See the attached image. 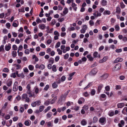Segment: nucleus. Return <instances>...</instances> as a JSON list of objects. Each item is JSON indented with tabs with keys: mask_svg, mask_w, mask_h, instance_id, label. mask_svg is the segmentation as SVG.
<instances>
[{
	"mask_svg": "<svg viewBox=\"0 0 127 127\" xmlns=\"http://www.w3.org/2000/svg\"><path fill=\"white\" fill-rule=\"evenodd\" d=\"M49 88V86L48 85H46L45 87L44 88V90L45 91H47Z\"/></svg>",
	"mask_w": 127,
	"mask_h": 127,
	"instance_id": "nucleus-60",
	"label": "nucleus"
},
{
	"mask_svg": "<svg viewBox=\"0 0 127 127\" xmlns=\"http://www.w3.org/2000/svg\"><path fill=\"white\" fill-rule=\"evenodd\" d=\"M81 123V125L83 126H85L87 124V122L84 119L82 120Z\"/></svg>",
	"mask_w": 127,
	"mask_h": 127,
	"instance_id": "nucleus-20",
	"label": "nucleus"
},
{
	"mask_svg": "<svg viewBox=\"0 0 127 127\" xmlns=\"http://www.w3.org/2000/svg\"><path fill=\"white\" fill-rule=\"evenodd\" d=\"M121 9L119 7H117L116 10V12L118 14H119L120 12Z\"/></svg>",
	"mask_w": 127,
	"mask_h": 127,
	"instance_id": "nucleus-38",
	"label": "nucleus"
},
{
	"mask_svg": "<svg viewBox=\"0 0 127 127\" xmlns=\"http://www.w3.org/2000/svg\"><path fill=\"white\" fill-rule=\"evenodd\" d=\"M122 50L121 49H117L115 51L117 53H120L122 52Z\"/></svg>",
	"mask_w": 127,
	"mask_h": 127,
	"instance_id": "nucleus-58",
	"label": "nucleus"
},
{
	"mask_svg": "<svg viewBox=\"0 0 127 127\" xmlns=\"http://www.w3.org/2000/svg\"><path fill=\"white\" fill-rule=\"evenodd\" d=\"M19 76H17L18 77H21L22 78H23L25 76L23 73H21L19 74Z\"/></svg>",
	"mask_w": 127,
	"mask_h": 127,
	"instance_id": "nucleus-40",
	"label": "nucleus"
},
{
	"mask_svg": "<svg viewBox=\"0 0 127 127\" xmlns=\"http://www.w3.org/2000/svg\"><path fill=\"white\" fill-rule=\"evenodd\" d=\"M93 82H91L89 83L88 85L84 89V90H86L87 88H89L92 85Z\"/></svg>",
	"mask_w": 127,
	"mask_h": 127,
	"instance_id": "nucleus-27",
	"label": "nucleus"
},
{
	"mask_svg": "<svg viewBox=\"0 0 127 127\" xmlns=\"http://www.w3.org/2000/svg\"><path fill=\"white\" fill-rule=\"evenodd\" d=\"M122 65L120 63L116 64L112 68L113 71H116L120 70L121 68Z\"/></svg>",
	"mask_w": 127,
	"mask_h": 127,
	"instance_id": "nucleus-1",
	"label": "nucleus"
},
{
	"mask_svg": "<svg viewBox=\"0 0 127 127\" xmlns=\"http://www.w3.org/2000/svg\"><path fill=\"white\" fill-rule=\"evenodd\" d=\"M35 92L36 94H38L39 93V89L37 87H35Z\"/></svg>",
	"mask_w": 127,
	"mask_h": 127,
	"instance_id": "nucleus-41",
	"label": "nucleus"
},
{
	"mask_svg": "<svg viewBox=\"0 0 127 127\" xmlns=\"http://www.w3.org/2000/svg\"><path fill=\"white\" fill-rule=\"evenodd\" d=\"M66 77L64 76H63L61 78V82H63L65 81Z\"/></svg>",
	"mask_w": 127,
	"mask_h": 127,
	"instance_id": "nucleus-43",
	"label": "nucleus"
},
{
	"mask_svg": "<svg viewBox=\"0 0 127 127\" xmlns=\"http://www.w3.org/2000/svg\"><path fill=\"white\" fill-rule=\"evenodd\" d=\"M11 44L10 43H8V45H6L5 46V50L7 51H9L11 48Z\"/></svg>",
	"mask_w": 127,
	"mask_h": 127,
	"instance_id": "nucleus-8",
	"label": "nucleus"
},
{
	"mask_svg": "<svg viewBox=\"0 0 127 127\" xmlns=\"http://www.w3.org/2000/svg\"><path fill=\"white\" fill-rule=\"evenodd\" d=\"M57 51L58 52V54L59 55H61L62 53V51L60 49L58 48L57 49Z\"/></svg>",
	"mask_w": 127,
	"mask_h": 127,
	"instance_id": "nucleus-47",
	"label": "nucleus"
},
{
	"mask_svg": "<svg viewBox=\"0 0 127 127\" xmlns=\"http://www.w3.org/2000/svg\"><path fill=\"white\" fill-rule=\"evenodd\" d=\"M108 57L107 56H105L103 57L102 60H100L99 62L100 63H102L106 62L108 59Z\"/></svg>",
	"mask_w": 127,
	"mask_h": 127,
	"instance_id": "nucleus-13",
	"label": "nucleus"
},
{
	"mask_svg": "<svg viewBox=\"0 0 127 127\" xmlns=\"http://www.w3.org/2000/svg\"><path fill=\"white\" fill-rule=\"evenodd\" d=\"M107 1L105 0H102L101 4L103 6H106L107 5Z\"/></svg>",
	"mask_w": 127,
	"mask_h": 127,
	"instance_id": "nucleus-22",
	"label": "nucleus"
},
{
	"mask_svg": "<svg viewBox=\"0 0 127 127\" xmlns=\"http://www.w3.org/2000/svg\"><path fill=\"white\" fill-rule=\"evenodd\" d=\"M121 86L119 85H116L115 86V89L117 90L121 89Z\"/></svg>",
	"mask_w": 127,
	"mask_h": 127,
	"instance_id": "nucleus-48",
	"label": "nucleus"
},
{
	"mask_svg": "<svg viewBox=\"0 0 127 127\" xmlns=\"http://www.w3.org/2000/svg\"><path fill=\"white\" fill-rule=\"evenodd\" d=\"M24 107H21L20 108V111L21 113H23L24 112Z\"/></svg>",
	"mask_w": 127,
	"mask_h": 127,
	"instance_id": "nucleus-64",
	"label": "nucleus"
},
{
	"mask_svg": "<svg viewBox=\"0 0 127 127\" xmlns=\"http://www.w3.org/2000/svg\"><path fill=\"white\" fill-rule=\"evenodd\" d=\"M32 59H34L35 61L36 62H37L39 60L37 58V57L36 56V55H33L32 56Z\"/></svg>",
	"mask_w": 127,
	"mask_h": 127,
	"instance_id": "nucleus-29",
	"label": "nucleus"
},
{
	"mask_svg": "<svg viewBox=\"0 0 127 127\" xmlns=\"http://www.w3.org/2000/svg\"><path fill=\"white\" fill-rule=\"evenodd\" d=\"M106 95L104 94H101L100 96V98H104L106 97Z\"/></svg>",
	"mask_w": 127,
	"mask_h": 127,
	"instance_id": "nucleus-53",
	"label": "nucleus"
},
{
	"mask_svg": "<svg viewBox=\"0 0 127 127\" xmlns=\"http://www.w3.org/2000/svg\"><path fill=\"white\" fill-rule=\"evenodd\" d=\"M115 30L117 31H118L120 30V27L118 25H117L115 26Z\"/></svg>",
	"mask_w": 127,
	"mask_h": 127,
	"instance_id": "nucleus-33",
	"label": "nucleus"
},
{
	"mask_svg": "<svg viewBox=\"0 0 127 127\" xmlns=\"http://www.w3.org/2000/svg\"><path fill=\"white\" fill-rule=\"evenodd\" d=\"M85 101V99L83 97L80 98L78 101V103L79 104H81Z\"/></svg>",
	"mask_w": 127,
	"mask_h": 127,
	"instance_id": "nucleus-5",
	"label": "nucleus"
},
{
	"mask_svg": "<svg viewBox=\"0 0 127 127\" xmlns=\"http://www.w3.org/2000/svg\"><path fill=\"white\" fill-rule=\"evenodd\" d=\"M29 69L31 70H33L34 69V66L32 65H29L28 67Z\"/></svg>",
	"mask_w": 127,
	"mask_h": 127,
	"instance_id": "nucleus-36",
	"label": "nucleus"
},
{
	"mask_svg": "<svg viewBox=\"0 0 127 127\" xmlns=\"http://www.w3.org/2000/svg\"><path fill=\"white\" fill-rule=\"evenodd\" d=\"M95 90L94 89H93L91 91V94L93 96L95 95Z\"/></svg>",
	"mask_w": 127,
	"mask_h": 127,
	"instance_id": "nucleus-26",
	"label": "nucleus"
},
{
	"mask_svg": "<svg viewBox=\"0 0 127 127\" xmlns=\"http://www.w3.org/2000/svg\"><path fill=\"white\" fill-rule=\"evenodd\" d=\"M19 12H24L25 11L24 10V7H22L21 9H19Z\"/></svg>",
	"mask_w": 127,
	"mask_h": 127,
	"instance_id": "nucleus-55",
	"label": "nucleus"
},
{
	"mask_svg": "<svg viewBox=\"0 0 127 127\" xmlns=\"http://www.w3.org/2000/svg\"><path fill=\"white\" fill-rule=\"evenodd\" d=\"M28 97L27 94H23L22 96V99L23 100L24 99H25Z\"/></svg>",
	"mask_w": 127,
	"mask_h": 127,
	"instance_id": "nucleus-21",
	"label": "nucleus"
},
{
	"mask_svg": "<svg viewBox=\"0 0 127 127\" xmlns=\"http://www.w3.org/2000/svg\"><path fill=\"white\" fill-rule=\"evenodd\" d=\"M36 105V103L35 101L32 102L31 104V105L33 107H35Z\"/></svg>",
	"mask_w": 127,
	"mask_h": 127,
	"instance_id": "nucleus-57",
	"label": "nucleus"
},
{
	"mask_svg": "<svg viewBox=\"0 0 127 127\" xmlns=\"http://www.w3.org/2000/svg\"><path fill=\"white\" fill-rule=\"evenodd\" d=\"M53 30V28H52L50 30H49L48 31L46 30V32L47 33H51L52 32V31Z\"/></svg>",
	"mask_w": 127,
	"mask_h": 127,
	"instance_id": "nucleus-56",
	"label": "nucleus"
},
{
	"mask_svg": "<svg viewBox=\"0 0 127 127\" xmlns=\"http://www.w3.org/2000/svg\"><path fill=\"white\" fill-rule=\"evenodd\" d=\"M103 86V84H101L99 85L97 90V94H99Z\"/></svg>",
	"mask_w": 127,
	"mask_h": 127,
	"instance_id": "nucleus-3",
	"label": "nucleus"
},
{
	"mask_svg": "<svg viewBox=\"0 0 127 127\" xmlns=\"http://www.w3.org/2000/svg\"><path fill=\"white\" fill-rule=\"evenodd\" d=\"M18 90V86L16 85H14L13 87V90L14 92H16Z\"/></svg>",
	"mask_w": 127,
	"mask_h": 127,
	"instance_id": "nucleus-25",
	"label": "nucleus"
},
{
	"mask_svg": "<svg viewBox=\"0 0 127 127\" xmlns=\"http://www.w3.org/2000/svg\"><path fill=\"white\" fill-rule=\"evenodd\" d=\"M68 12V10L67 8L66 7H65L64 8V10L63 12L64 14H61L62 16H64V15L67 13Z\"/></svg>",
	"mask_w": 127,
	"mask_h": 127,
	"instance_id": "nucleus-14",
	"label": "nucleus"
},
{
	"mask_svg": "<svg viewBox=\"0 0 127 127\" xmlns=\"http://www.w3.org/2000/svg\"><path fill=\"white\" fill-rule=\"evenodd\" d=\"M123 61V59L120 58H118L116 59L114 61V63H117L119 62H122Z\"/></svg>",
	"mask_w": 127,
	"mask_h": 127,
	"instance_id": "nucleus-7",
	"label": "nucleus"
},
{
	"mask_svg": "<svg viewBox=\"0 0 127 127\" xmlns=\"http://www.w3.org/2000/svg\"><path fill=\"white\" fill-rule=\"evenodd\" d=\"M45 124L48 127H52L53 126V124L50 121L46 122Z\"/></svg>",
	"mask_w": 127,
	"mask_h": 127,
	"instance_id": "nucleus-18",
	"label": "nucleus"
},
{
	"mask_svg": "<svg viewBox=\"0 0 127 127\" xmlns=\"http://www.w3.org/2000/svg\"><path fill=\"white\" fill-rule=\"evenodd\" d=\"M44 106H40L39 107V111L40 112H41L44 109Z\"/></svg>",
	"mask_w": 127,
	"mask_h": 127,
	"instance_id": "nucleus-61",
	"label": "nucleus"
},
{
	"mask_svg": "<svg viewBox=\"0 0 127 127\" xmlns=\"http://www.w3.org/2000/svg\"><path fill=\"white\" fill-rule=\"evenodd\" d=\"M12 96L11 95H10L8 96L7 97V99L9 101H11L12 99Z\"/></svg>",
	"mask_w": 127,
	"mask_h": 127,
	"instance_id": "nucleus-52",
	"label": "nucleus"
},
{
	"mask_svg": "<svg viewBox=\"0 0 127 127\" xmlns=\"http://www.w3.org/2000/svg\"><path fill=\"white\" fill-rule=\"evenodd\" d=\"M88 108V105H85L82 107V108L86 111L87 110Z\"/></svg>",
	"mask_w": 127,
	"mask_h": 127,
	"instance_id": "nucleus-37",
	"label": "nucleus"
},
{
	"mask_svg": "<svg viewBox=\"0 0 127 127\" xmlns=\"http://www.w3.org/2000/svg\"><path fill=\"white\" fill-rule=\"evenodd\" d=\"M96 17H97L98 16H101V13L100 12H99L98 11H96Z\"/></svg>",
	"mask_w": 127,
	"mask_h": 127,
	"instance_id": "nucleus-50",
	"label": "nucleus"
},
{
	"mask_svg": "<svg viewBox=\"0 0 127 127\" xmlns=\"http://www.w3.org/2000/svg\"><path fill=\"white\" fill-rule=\"evenodd\" d=\"M77 5L76 4L74 3L73 2L72 3L71 6L73 8L74 10L75 11L77 10V7L76 6Z\"/></svg>",
	"mask_w": 127,
	"mask_h": 127,
	"instance_id": "nucleus-16",
	"label": "nucleus"
},
{
	"mask_svg": "<svg viewBox=\"0 0 127 127\" xmlns=\"http://www.w3.org/2000/svg\"><path fill=\"white\" fill-rule=\"evenodd\" d=\"M13 121L15 122L18 120V117L17 116L14 117L13 119Z\"/></svg>",
	"mask_w": 127,
	"mask_h": 127,
	"instance_id": "nucleus-62",
	"label": "nucleus"
},
{
	"mask_svg": "<svg viewBox=\"0 0 127 127\" xmlns=\"http://www.w3.org/2000/svg\"><path fill=\"white\" fill-rule=\"evenodd\" d=\"M12 48L14 50H16L17 49V47L15 45H13Z\"/></svg>",
	"mask_w": 127,
	"mask_h": 127,
	"instance_id": "nucleus-51",
	"label": "nucleus"
},
{
	"mask_svg": "<svg viewBox=\"0 0 127 127\" xmlns=\"http://www.w3.org/2000/svg\"><path fill=\"white\" fill-rule=\"evenodd\" d=\"M19 25L18 22L16 21H14L13 23V26L15 27H17Z\"/></svg>",
	"mask_w": 127,
	"mask_h": 127,
	"instance_id": "nucleus-11",
	"label": "nucleus"
},
{
	"mask_svg": "<svg viewBox=\"0 0 127 127\" xmlns=\"http://www.w3.org/2000/svg\"><path fill=\"white\" fill-rule=\"evenodd\" d=\"M10 116L9 115H6L5 117V119L7 120L10 119Z\"/></svg>",
	"mask_w": 127,
	"mask_h": 127,
	"instance_id": "nucleus-49",
	"label": "nucleus"
},
{
	"mask_svg": "<svg viewBox=\"0 0 127 127\" xmlns=\"http://www.w3.org/2000/svg\"><path fill=\"white\" fill-rule=\"evenodd\" d=\"M83 95L85 97H87L90 95V94H88L87 92H86L83 94Z\"/></svg>",
	"mask_w": 127,
	"mask_h": 127,
	"instance_id": "nucleus-24",
	"label": "nucleus"
},
{
	"mask_svg": "<svg viewBox=\"0 0 127 127\" xmlns=\"http://www.w3.org/2000/svg\"><path fill=\"white\" fill-rule=\"evenodd\" d=\"M24 124L26 126H29L31 124V122L29 120H26L24 122Z\"/></svg>",
	"mask_w": 127,
	"mask_h": 127,
	"instance_id": "nucleus-15",
	"label": "nucleus"
},
{
	"mask_svg": "<svg viewBox=\"0 0 127 127\" xmlns=\"http://www.w3.org/2000/svg\"><path fill=\"white\" fill-rule=\"evenodd\" d=\"M12 54L13 57H15L17 56V52L15 51H12Z\"/></svg>",
	"mask_w": 127,
	"mask_h": 127,
	"instance_id": "nucleus-34",
	"label": "nucleus"
},
{
	"mask_svg": "<svg viewBox=\"0 0 127 127\" xmlns=\"http://www.w3.org/2000/svg\"><path fill=\"white\" fill-rule=\"evenodd\" d=\"M5 15V14L3 13H2L0 14V18H3Z\"/></svg>",
	"mask_w": 127,
	"mask_h": 127,
	"instance_id": "nucleus-63",
	"label": "nucleus"
},
{
	"mask_svg": "<svg viewBox=\"0 0 127 127\" xmlns=\"http://www.w3.org/2000/svg\"><path fill=\"white\" fill-rule=\"evenodd\" d=\"M50 103V101H46L44 103V104L46 106H48Z\"/></svg>",
	"mask_w": 127,
	"mask_h": 127,
	"instance_id": "nucleus-45",
	"label": "nucleus"
},
{
	"mask_svg": "<svg viewBox=\"0 0 127 127\" xmlns=\"http://www.w3.org/2000/svg\"><path fill=\"white\" fill-rule=\"evenodd\" d=\"M52 69L53 70L54 72H56L57 70V69H56V66L55 65H53L52 67Z\"/></svg>",
	"mask_w": 127,
	"mask_h": 127,
	"instance_id": "nucleus-32",
	"label": "nucleus"
},
{
	"mask_svg": "<svg viewBox=\"0 0 127 127\" xmlns=\"http://www.w3.org/2000/svg\"><path fill=\"white\" fill-rule=\"evenodd\" d=\"M99 121L100 123H101L102 124H104V122H106V120L105 118L101 117L100 118Z\"/></svg>",
	"mask_w": 127,
	"mask_h": 127,
	"instance_id": "nucleus-6",
	"label": "nucleus"
},
{
	"mask_svg": "<svg viewBox=\"0 0 127 127\" xmlns=\"http://www.w3.org/2000/svg\"><path fill=\"white\" fill-rule=\"evenodd\" d=\"M109 75V74L108 73H105L103 74L101 77H102L104 79L107 78Z\"/></svg>",
	"mask_w": 127,
	"mask_h": 127,
	"instance_id": "nucleus-17",
	"label": "nucleus"
},
{
	"mask_svg": "<svg viewBox=\"0 0 127 127\" xmlns=\"http://www.w3.org/2000/svg\"><path fill=\"white\" fill-rule=\"evenodd\" d=\"M110 11L107 10H105L104 11V12L103 13V14L104 15H109L110 14Z\"/></svg>",
	"mask_w": 127,
	"mask_h": 127,
	"instance_id": "nucleus-23",
	"label": "nucleus"
},
{
	"mask_svg": "<svg viewBox=\"0 0 127 127\" xmlns=\"http://www.w3.org/2000/svg\"><path fill=\"white\" fill-rule=\"evenodd\" d=\"M52 112H50L48 113L47 114V117L48 118L51 117L52 116Z\"/></svg>",
	"mask_w": 127,
	"mask_h": 127,
	"instance_id": "nucleus-31",
	"label": "nucleus"
},
{
	"mask_svg": "<svg viewBox=\"0 0 127 127\" xmlns=\"http://www.w3.org/2000/svg\"><path fill=\"white\" fill-rule=\"evenodd\" d=\"M93 56L95 58H99L100 57V56L98 54L97 52H95L93 54Z\"/></svg>",
	"mask_w": 127,
	"mask_h": 127,
	"instance_id": "nucleus-12",
	"label": "nucleus"
},
{
	"mask_svg": "<svg viewBox=\"0 0 127 127\" xmlns=\"http://www.w3.org/2000/svg\"><path fill=\"white\" fill-rule=\"evenodd\" d=\"M52 86L53 89H55L57 88L58 85L56 82H54L52 84Z\"/></svg>",
	"mask_w": 127,
	"mask_h": 127,
	"instance_id": "nucleus-19",
	"label": "nucleus"
},
{
	"mask_svg": "<svg viewBox=\"0 0 127 127\" xmlns=\"http://www.w3.org/2000/svg\"><path fill=\"white\" fill-rule=\"evenodd\" d=\"M69 57L68 53L66 54L64 56V58L65 59H67Z\"/></svg>",
	"mask_w": 127,
	"mask_h": 127,
	"instance_id": "nucleus-44",
	"label": "nucleus"
},
{
	"mask_svg": "<svg viewBox=\"0 0 127 127\" xmlns=\"http://www.w3.org/2000/svg\"><path fill=\"white\" fill-rule=\"evenodd\" d=\"M36 22L37 24H38L39 23H41L42 21L39 18H37L36 19Z\"/></svg>",
	"mask_w": 127,
	"mask_h": 127,
	"instance_id": "nucleus-59",
	"label": "nucleus"
},
{
	"mask_svg": "<svg viewBox=\"0 0 127 127\" xmlns=\"http://www.w3.org/2000/svg\"><path fill=\"white\" fill-rule=\"evenodd\" d=\"M98 119L96 117H94L93 119V122L94 123H95L98 121Z\"/></svg>",
	"mask_w": 127,
	"mask_h": 127,
	"instance_id": "nucleus-28",
	"label": "nucleus"
},
{
	"mask_svg": "<svg viewBox=\"0 0 127 127\" xmlns=\"http://www.w3.org/2000/svg\"><path fill=\"white\" fill-rule=\"evenodd\" d=\"M57 96H55L53 99L51 100V104H53L57 100Z\"/></svg>",
	"mask_w": 127,
	"mask_h": 127,
	"instance_id": "nucleus-30",
	"label": "nucleus"
},
{
	"mask_svg": "<svg viewBox=\"0 0 127 127\" xmlns=\"http://www.w3.org/2000/svg\"><path fill=\"white\" fill-rule=\"evenodd\" d=\"M60 42H58L56 44V45L55 46V48H57L58 47H60Z\"/></svg>",
	"mask_w": 127,
	"mask_h": 127,
	"instance_id": "nucleus-46",
	"label": "nucleus"
},
{
	"mask_svg": "<svg viewBox=\"0 0 127 127\" xmlns=\"http://www.w3.org/2000/svg\"><path fill=\"white\" fill-rule=\"evenodd\" d=\"M66 96L64 94L61 95V100H60V99L58 101V102L60 103L62 102V101H65Z\"/></svg>",
	"mask_w": 127,
	"mask_h": 127,
	"instance_id": "nucleus-4",
	"label": "nucleus"
},
{
	"mask_svg": "<svg viewBox=\"0 0 127 127\" xmlns=\"http://www.w3.org/2000/svg\"><path fill=\"white\" fill-rule=\"evenodd\" d=\"M125 105V104L124 103H118L117 106L118 108H122Z\"/></svg>",
	"mask_w": 127,
	"mask_h": 127,
	"instance_id": "nucleus-10",
	"label": "nucleus"
},
{
	"mask_svg": "<svg viewBox=\"0 0 127 127\" xmlns=\"http://www.w3.org/2000/svg\"><path fill=\"white\" fill-rule=\"evenodd\" d=\"M6 84L7 86L8 87H10L11 86L12 84V80L10 79H8L6 82Z\"/></svg>",
	"mask_w": 127,
	"mask_h": 127,
	"instance_id": "nucleus-9",
	"label": "nucleus"
},
{
	"mask_svg": "<svg viewBox=\"0 0 127 127\" xmlns=\"http://www.w3.org/2000/svg\"><path fill=\"white\" fill-rule=\"evenodd\" d=\"M39 69L41 70H43L45 68V66L43 64H41L39 65Z\"/></svg>",
	"mask_w": 127,
	"mask_h": 127,
	"instance_id": "nucleus-35",
	"label": "nucleus"
},
{
	"mask_svg": "<svg viewBox=\"0 0 127 127\" xmlns=\"http://www.w3.org/2000/svg\"><path fill=\"white\" fill-rule=\"evenodd\" d=\"M3 71L4 72H9V70L7 68H4L3 69Z\"/></svg>",
	"mask_w": 127,
	"mask_h": 127,
	"instance_id": "nucleus-54",
	"label": "nucleus"
},
{
	"mask_svg": "<svg viewBox=\"0 0 127 127\" xmlns=\"http://www.w3.org/2000/svg\"><path fill=\"white\" fill-rule=\"evenodd\" d=\"M97 72V69L96 68H94L92 69L89 73V75H95Z\"/></svg>",
	"mask_w": 127,
	"mask_h": 127,
	"instance_id": "nucleus-2",
	"label": "nucleus"
},
{
	"mask_svg": "<svg viewBox=\"0 0 127 127\" xmlns=\"http://www.w3.org/2000/svg\"><path fill=\"white\" fill-rule=\"evenodd\" d=\"M114 114V112L113 111L110 112L109 113V115L110 116H113Z\"/></svg>",
	"mask_w": 127,
	"mask_h": 127,
	"instance_id": "nucleus-42",
	"label": "nucleus"
},
{
	"mask_svg": "<svg viewBox=\"0 0 127 127\" xmlns=\"http://www.w3.org/2000/svg\"><path fill=\"white\" fill-rule=\"evenodd\" d=\"M49 63H51V64H52L54 63V59L53 58H51L49 59Z\"/></svg>",
	"mask_w": 127,
	"mask_h": 127,
	"instance_id": "nucleus-39",
	"label": "nucleus"
}]
</instances>
